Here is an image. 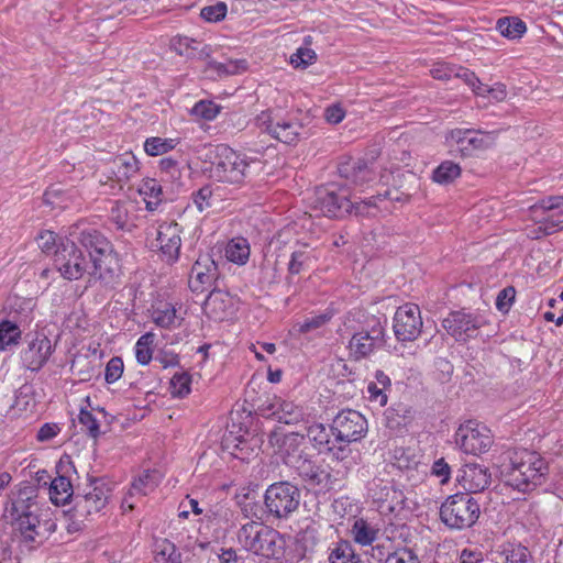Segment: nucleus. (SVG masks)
I'll return each mask as SVG.
<instances>
[{"mask_svg": "<svg viewBox=\"0 0 563 563\" xmlns=\"http://www.w3.org/2000/svg\"><path fill=\"white\" fill-rule=\"evenodd\" d=\"M78 420L91 438L97 439L101 434L99 423L91 412L84 409L80 410Z\"/></svg>", "mask_w": 563, "mask_h": 563, "instance_id": "60", "label": "nucleus"}, {"mask_svg": "<svg viewBox=\"0 0 563 563\" xmlns=\"http://www.w3.org/2000/svg\"><path fill=\"white\" fill-rule=\"evenodd\" d=\"M109 488L101 479H95L88 484L82 494L75 496L74 511L77 517L86 518L99 512L108 503Z\"/></svg>", "mask_w": 563, "mask_h": 563, "instance_id": "18", "label": "nucleus"}, {"mask_svg": "<svg viewBox=\"0 0 563 563\" xmlns=\"http://www.w3.org/2000/svg\"><path fill=\"white\" fill-rule=\"evenodd\" d=\"M484 324L482 317L465 311H453L442 321L446 332L461 342L475 338Z\"/></svg>", "mask_w": 563, "mask_h": 563, "instance_id": "19", "label": "nucleus"}, {"mask_svg": "<svg viewBox=\"0 0 563 563\" xmlns=\"http://www.w3.org/2000/svg\"><path fill=\"white\" fill-rule=\"evenodd\" d=\"M461 167L452 161L442 162L432 174V179L441 185L452 183L461 175Z\"/></svg>", "mask_w": 563, "mask_h": 563, "instance_id": "47", "label": "nucleus"}, {"mask_svg": "<svg viewBox=\"0 0 563 563\" xmlns=\"http://www.w3.org/2000/svg\"><path fill=\"white\" fill-rule=\"evenodd\" d=\"M154 342L155 334L153 332H146L137 339L134 345V353L139 364L144 366L151 363L153 358Z\"/></svg>", "mask_w": 563, "mask_h": 563, "instance_id": "43", "label": "nucleus"}, {"mask_svg": "<svg viewBox=\"0 0 563 563\" xmlns=\"http://www.w3.org/2000/svg\"><path fill=\"white\" fill-rule=\"evenodd\" d=\"M170 47L175 53L187 58H195L197 55L199 58H206L211 51L208 45H202L195 38L181 35L172 38Z\"/></svg>", "mask_w": 563, "mask_h": 563, "instance_id": "32", "label": "nucleus"}, {"mask_svg": "<svg viewBox=\"0 0 563 563\" xmlns=\"http://www.w3.org/2000/svg\"><path fill=\"white\" fill-rule=\"evenodd\" d=\"M153 547L154 558L157 563H181L179 551L168 539H156Z\"/></svg>", "mask_w": 563, "mask_h": 563, "instance_id": "38", "label": "nucleus"}, {"mask_svg": "<svg viewBox=\"0 0 563 563\" xmlns=\"http://www.w3.org/2000/svg\"><path fill=\"white\" fill-rule=\"evenodd\" d=\"M203 312L214 321H223L233 313V299L222 290H211L206 298Z\"/></svg>", "mask_w": 563, "mask_h": 563, "instance_id": "27", "label": "nucleus"}, {"mask_svg": "<svg viewBox=\"0 0 563 563\" xmlns=\"http://www.w3.org/2000/svg\"><path fill=\"white\" fill-rule=\"evenodd\" d=\"M19 325L9 320L0 321V352L16 347L21 340Z\"/></svg>", "mask_w": 563, "mask_h": 563, "instance_id": "41", "label": "nucleus"}, {"mask_svg": "<svg viewBox=\"0 0 563 563\" xmlns=\"http://www.w3.org/2000/svg\"><path fill=\"white\" fill-rule=\"evenodd\" d=\"M188 548H190L194 555L202 556L210 559L211 554H214L219 563H240L242 560V555L239 554V551L233 548L216 550L214 545H212L209 541H201L196 539L194 543H188Z\"/></svg>", "mask_w": 563, "mask_h": 563, "instance_id": "30", "label": "nucleus"}, {"mask_svg": "<svg viewBox=\"0 0 563 563\" xmlns=\"http://www.w3.org/2000/svg\"><path fill=\"white\" fill-rule=\"evenodd\" d=\"M137 190L146 203V209L150 211L156 210L163 201L162 186L154 178H144L139 185Z\"/></svg>", "mask_w": 563, "mask_h": 563, "instance_id": "37", "label": "nucleus"}, {"mask_svg": "<svg viewBox=\"0 0 563 563\" xmlns=\"http://www.w3.org/2000/svg\"><path fill=\"white\" fill-rule=\"evenodd\" d=\"M227 4L218 2L213 5H208L201 9L200 16L207 22H219L227 15Z\"/></svg>", "mask_w": 563, "mask_h": 563, "instance_id": "59", "label": "nucleus"}, {"mask_svg": "<svg viewBox=\"0 0 563 563\" xmlns=\"http://www.w3.org/2000/svg\"><path fill=\"white\" fill-rule=\"evenodd\" d=\"M181 227L176 222H163L156 230V244L163 261L173 264L179 258Z\"/></svg>", "mask_w": 563, "mask_h": 563, "instance_id": "21", "label": "nucleus"}, {"mask_svg": "<svg viewBox=\"0 0 563 563\" xmlns=\"http://www.w3.org/2000/svg\"><path fill=\"white\" fill-rule=\"evenodd\" d=\"M481 514L479 504L468 493L449 496L440 508L441 521L450 529L471 528Z\"/></svg>", "mask_w": 563, "mask_h": 563, "instance_id": "7", "label": "nucleus"}, {"mask_svg": "<svg viewBox=\"0 0 563 563\" xmlns=\"http://www.w3.org/2000/svg\"><path fill=\"white\" fill-rule=\"evenodd\" d=\"M497 30L504 37L515 40L525 34L527 26L520 19L503 18L497 21Z\"/></svg>", "mask_w": 563, "mask_h": 563, "instance_id": "45", "label": "nucleus"}, {"mask_svg": "<svg viewBox=\"0 0 563 563\" xmlns=\"http://www.w3.org/2000/svg\"><path fill=\"white\" fill-rule=\"evenodd\" d=\"M255 163L256 159L249 158L227 145H218L210 176L220 183L242 184L249 176L251 165Z\"/></svg>", "mask_w": 563, "mask_h": 563, "instance_id": "5", "label": "nucleus"}, {"mask_svg": "<svg viewBox=\"0 0 563 563\" xmlns=\"http://www.w3.org/2000/svg\"><path fill=\"white\" fill-rule=\"evenodd\" d=\"M251 247L245 238L236 236L231 239L224 249L227 260L239 266L245 265L250 258Z\"/></svg>", "mask_w": 563, "mask_h": 563, "instance_id": "36", "label": "nucleus"}, {"mask_svg": "<svg viewBox=\"0 0 563 563\" xmlns=\"http://www.w3.org/2000/svg\"><path fill=\"white\" fill-rule=\"evenodd\" d=\"M110 221L118 230H124L129 224V216L126 209L115 202L110 212Z\"/></svg>", "mask_w": 563, "mask_h": 563, "instance_id": "62", "label": "nucleus"}, {"mask_svg": "<svg viewBox=\"0 0 563 563\" xmlns=\"http://www.w3.org/2000/svg\"><path fill=\"white\" fill-rule=\"evenodd\" d=\"M124 364L121 357L113 356L106 365L104 378L108 384H114L123 374Z\"/></svg>", "mask_w": 563, "mask_h": 563, "instance_id": "58", "label": "nucleus"}, {"mask_svg": "<svg viewBox=\"0 0 563 563\" xmlns=\"http://www.w3.org/2000/svg\"><path fill=\"white\" fill-rule=\"evenodd\" d=\"M177 144L176 139L148 137L144 142V151L151 156H158L174 150Z\"/></svg>", "mask_w": 563, "mask_h": 563, "instance_id": "48", "label": "nucleus"}, {"mask_svg": "<svg viewBox=\"0 0 563 563\" xmlns=\"http://www.w3.org/2000/svg\"><path fill=\"white\" fill-rule=\"evenodd\" d=\"M497 563H533L531 551L518 542H505L496 551Z\"/></svg>", "mask_w": 563, "mask_h": 563, "instance_id": "31", "label": "nucleus"}, {"mask_svg": "<svg viewBox=\"0 0 563 563\" xmlns=\"http://www.w3.org/2000/svg\"><path fill=\"white\" fill-rule=\"evenodd\" d=\"M330 431L343 442H358L368 431L366 418L356 410H343L333 419Z\"/></svg>", "mask_w": 563, "mask_h": 563, "instance_id": "14", "label": "nucleus"}, {"mask_svg": "<svg viewBox=\"0 0 563 563\" xmlns=\"http://www.w3.org/2000/svg\"><path fill=\"white\" fill-rule=\"evenodd\" d=\"M455 442L466 454L481 455L488 452L494 440L485 424L476 420H467L457 428Z\"/></svg>", "mask_w": 563, "mask_h": 563, "instance_id": "12", "label": "nucleus"}, {"mask_svg": "<svg viewBox=\"0 0 563 563\" xmlns=\"http://www.w3.org/2000/svg\"><path fill=\"white\" fill-rule=\"evenodd\" d=\"M312 44V36L307 35L303 37V45L298 47L296 52L290 56V64L295 68H307L309 65L317 60L316 52L310 48Z\"/></svg>", "mask_w": 563, "mask_h": 563, "instance_id": "42", "label": "nucleus"}, {"mask_svg": "<svg viewBox=\"0 0 563 563\" xmlns=\"http://www.w3.org/2000/svg\"><path fill=\"white\" fill-rule=\"evenodd\" d=\"M497 133L474 129H452L445 134V145L453 156L471 157L495 145Z\"/></svg>", "mask_w": 563, "mask_h": 563, "instance_id": "8", "label": "nucleus"}, {"mask_svg": "<svg viewBox=\"0 0 563 563\" xmlns=\"http://www.w3.org/2000/svg\"><path fill=\"white\" fill-rule=\"evenodd\" d=\"M331 312H323L317 316L306 318L301 323H298V331L300 333H308L310 331L317 330L324 324H327L332 319Z\"/></svg>", "mask_w": 563, "mask_h": 563, "instance_id": "55", "label": "nucleus"}, {"mask_svg": "<svg viewBox=\"0 0 563 563\" xmlns=\"http://www.w3.org/2000/svg\"><path fill=\"white\" fill-rule=\"evenodd\" d=\"M378 529L363 518L354 521L351 534L353 540L361 545H371L377 538Z\"/></svg>", "mask_w": 563, "mask_h": 563, "instance_id": "40", "label": "nucleus"}, {"mask_svg": "<svg viewBox=\"0 0 563 563\" xmlns=\"http://www.w3.org/2000/svg\"><path fill=\"white\" fill-rule=\"evenodd\" d=\"M300 489L290 482L271 484L264 494V509L268 518L287 520L300 506Z\"/></svg>", "mask_w": 563, "mask_h": 563, "instance_id": "6", "label": "nucleus"}, {"mask_svg": "<svg viewBox=\"0 0 563 563\" xmlns=\"http://www.w3.org/2000/svg\"><path fill=\"white\" fill-rule=\"evenodd\" d=\"M489 470L481 464H465L457 475V482L468 493H481L490 484Z\"/></svg>", "mask_w": 563, "mask_h": 563, "instance_id": "25", "label": "nucleus"}, {"mask_svg": "<svg viewBox=\"0 0 563 563\" xmlns=\"http://www.w3.org/2000/svg\"><path fill=\"white\" fill-rule=\"evenodd\" d=\"M529 217L538 224V233L551 235L563 230V196H549L529 208Z\"/></svg>", "mask_w": 563, "mask_h": 563, "instance_id": "11", "label": "nucleus"}, {"mask_svg": "<svg viewBox=\"0 0 563 563\" xmlns=\"http://www.w3.org/2000/svg\"><path fill=\"white\" fill-rule=\"evenodd\" d=\"M261 132L267 133L273 139L288 144H297L302 135V124L289 117H282L273 110L262 111L255 119Z\"/></svg>", "mask_w": 563, "mask_h": 563, "instance_id": "10", "label": "nucleus"}, {"mask_svg": "<svg viewBox=\"0 0 563 563\" xmlns=\"http://www.w3.org/2000/svg\"><path fill=\"white\" fill-rule=\"evenodd\" d=\"M44 201L45 203L52 206L53 208H67L68 207V198L69 195L59 186H51L44 192Z\"/></svg>", "mask_w": 563, "mask_h": 563, "instance_id": "53", "label": "nucleus"}, {"mask_svg": "<svg viewBox=\"0 0 563 563\" xmlns=\"http://www.w3.org/2000/svg\"><path fill=\"white\" fill-rule=\"evenodd\" d=\"M247 62L245 59H228L225 62L209 60L205 73L209 77H223L238 75L245 71Z\"/></svg>", "mask_w": 563, "mask_h": 563, "instance_id": "33", "label": "nucleus"}, {"mask_svg": "<svg viewBox=\"0 0 563 563\" xmlns=\"http://www.w3.org/2000/svg\"><path fill=\"white\" fill-rule=\"evenodd\" d=\"M161 482V475L157 471H145L136 477L122 500V508L124 511L133 510L135 507V499L147 496L153 493Z\"/></svg>", "mask_w": 563, "mask_h": 563, "instance_id": "24", "label": "nucleus"}, {"mask_svg": "<svg viewBox=\"0 0 563 563\" xmlns=\"http://www.w3.org/2000/svg\"><path fill=\"white\" fill-rule=\"evenodd\" d=\"M291 468L311 487H319L320 489H331L333 487L334 479L329 467L316 464L307 455L297 460Z\"/></svg>", "mask_w": 563, "mask_h": 563, "instance_id": "23", "label": "nucleus"}, {"mask_svg": "<svg viewBox=\"0 0 563 563\" xmlns=\"http://www.w3.org/2000/svg\"><path fill=\"white\" fill-rule=\"evenodd\" d=\"M236 540L245 551L266 559H285L288 562H294L301 560L303 556L286 551L287 541L291 540L290 537H286L276 529L257 521H249L242 525L236 532Z\"/></svg>", "mask_w": 563, "mask_h": 563, "instance_id": "3", "label": "nucleus"}, {"mask_svg": "<svg viewBox=\"0 0 563 563\" xmlns=\"http://www.w3.org/2000/svg\"><path fill=\"white\" fill-rule=\"evenodd\" d=\"M268 442L274 453L289 467L306 455L301 449L305 437L298 432H286L283 428H277L269 432Z\"/></svg>", "mask_w": 563, "mask_h": 563, "instance_id": "15", "label": "nucleus"}, {"mask_svg": "<svg viewBox=\"0 0 563 563\" xmlns=\"http://www.w3.org/2000/svg\"><path fill=\"white\" fill-rule=\"evenodd\" d=\"M312 258V250H309L307 245H303L300 249L294 251L288 263V276L286 277L287 282L291 283V279L295 275L306 271L309 267Z\"/></svg>", "mask_w": 563, "mask_h": 563, "instance_id": "39", "label": "nucleus"}, {"mask_svg": "<svg viewBox=\"0 0 563 563\" xmlns=\"http://www.w3.org/2000/svg\"><path fill=\"white\" fill-rule=\"evenodd\" d=\"M219 277L218 265L209 254H200L194 263L188 285L194 292L209 290Z\"/></svg>", "mask_w": 563, "mask_h": 563, "instance_id": "22", "label": "nucleus"}, {"mask_svg": "<svg viewBox=\"0 0 563 563\" xmlns=\"http://www.w3.org/2000/svg\"><path fill=\"white\" fill-rule=\"evenodd\" d=\"M431 474L439 478L440 483L444 485L451 478V467L443 457H440L433 462Z\"/></svg>", "mask_w": 563, "mask_h": 563, "instance_id": "64", "label": "nucleus"}, {"mask_svg": "<svg viewBox=\"0 0 563 563\" xmlns=\"http://www.w3.org/2000/svg\"><path fill=\"white\" fill-rule=\"evenodd\" d=\"M114 262L110 241L98 230L81 225L70 228L69 238L59 239L54 251V266L68 280L89 273L98 279L113 275Z\"/></svg>", "mask_w": 563, "mask_h": 563, "instance_id": "1", "label": "nucleus"}, {"mask_svg": "<svg viewBox=\"0 0 563 563\" xmlns=\"http://www.w3.org/2000/svg\"><path fill=\"white\" fill-rule=\"evenodd\" d=\"M152 319L157 327L174 329L180 325L183 318L177 314L176 307L170 302H161L153 308Z\"/></svg>", "mask_w": 563, "mask_h": 563, "instance_id": "34", "label": "nucleus"}, {"mask_svg": "<svg viewBox=\"0 0 563 563\" xmlns=\"http://www.w3.org/2000/svg\"><path fill=\"white\" fill-rule=\"evenodd\" d=\"M386 563H420V560L411 549L399 548L387 556Z\"/></svg>", "mask_w": 563, "mask_h": 563, "instance_id": "61", "label": "nucleus"}, {"mask_svg": "<svg viewBox=\"0 0 563 563\" xmlns=\"http://www.w3.org/2000/svg\"><path fill=\"white\" fill-rule=\"evenodd\" d=\"M510 465L506 473V483L522 493L542 485L549 474L547 461L534 451L516 450L510 454Z\"/></svg>", "mask_w": 563, "mask_h": 563, "instance_id": "4", "label": "nucleus"}, {"mask_svg": "<svg viewBox=\"0 0 563 563\" xmlns=\"http://www.w3.org/2000/svg\"><path fill=\"white\" fill-rule=\"evenodd\" d=\"M329 563H358L360 556L356 554L352 543L347 540L332 542L328 549Z\"/></svg>", "mask_w": 563, "mask_h": 563, "instance_id": "35", "label": "nucleus"}, {"mask_svg": "<svg viewBox=\"0 0 563 563\" xmlns=\"http://www.w3.org/2000/svg\"><path fill=\"white\" fill-rule=\"evenodd\" d=\"M452 374L453 365L451 364L450 361L443 357H439L435 360L433 376L439 384H448L451 379Z\"/></svg>", "mask_w": 563, "mask_h": 563, "instance_id": "57", "label": "nucleus"}, {"mask_svg": "<svg viewBox=\"0 0 563 563\" xmlns=\"http://www.w3.org/2000/svg\"><path fill=\"white\" fill-rule=\"evenodd\" d=\"M351 443L352 442L339 441L336 437H334L331 444L327 449V452H329L336 461L343 462L346 465H351L355 461L353 450L350 446Z\"/></svg>", "mask_w": 563, "mask_h": 563, "instance_id": "50", "label": "nucleus"}, {"mask_svg": "<svg viewBox=\"0 0 563 563\" xmlns=\"http://www.w3.org/2000/svg\"><path fill=\"white\" fill-rule=\"evenodd\" d=\"M516 290L514 287H506L500 290L496 298V308L500 312H508L515 301Z\"/></svg>", "mask_w": 563, "mask_h": 563, "instance_id": "63", "label": "nucleus"}, {"mask_svg": "<svg viewBox=\"0 0 563 563\" xmlns=\"http://www.w3.org/2000/svg\"><path fill=\"white\" fill-rule=\"evenodd\" d=\"M339 175L355 186H363L374 179V173L362 159H347L340 163Z\"/></svg>", "mask_w": 563, "mask_h": 563, "instance_id": "29", "label": "nucleus"}, {"mask_svg": "<svg viewBox=\"0 0 563 563\" xmlns=\"http://www.w3.org/2000/svg\"><path fill=\"white\" fill-rule=\"evenodd\" d=\"M36 498L32 487H24L12 495L5 507V515L22 542L31 548L34 543H42L56 530L55 521L48 518V510H44Z\"/></svg>", "mask_w": 563, "mask_h": 563, "instance_id": "2", "label": "nucleus"}, {"mask_svg": "<svg viewBox=\"0 0 563 563\" xmlns=\"http://www.w3.org/2000/svg\"><path fill=\"white\" fill-rule=\"evenodd\" d=\"M313 209L329 218H343L353 211V202L344 188H318Z\"/></svg>", "mask_w": 563, "mask_h": 563, "instance_id": "13", "label": "nucleus"}, {"mask_svg": "<svg viewBox=\"0 0 563 563\" xmlns=\"http://www.w3.org/2000/svg\"><path fill=\"white\" fill-rule=\"evenodd\" d=\"M54 351L51 340L43 332L27 334L26 347L22 351L23 365L30 371L41 369Z\"/></svg>", "mask_w": 563, "mask_h": 563, "instance_id": "20", "label": "nucleus"}, {"mask_svg": "<svg viewBox=\"0 0 563 563\" xmlns=\"http://www.w3.org/2000/svg\"><path fill=\"white\" fill-rule=\"evenodd\" d=\"M249 397L255 412L266 418H273L279 401L276 396L271 397L269 394L265 391L263 396L256 399L251 396Z\"/></svg>", "mask_w": 563, "mask_h": 563, "instance_id": "49", "label": "nucleus"}, {"mask_svg": "<svg viewBox=\"0 0 563 563\" xmlns=\"http://www.w3.org/2000/svg\"><path fill=\"white\" fill-rule=\"evenodd\" d=\"M71 463L60 460L57 465V476L51 482L49 485V499L57 506H63L68 503L74 494L70 478L67 476Z\"/></svg>", "mask_w": 563, "mask_h": 563, "instance_id": "26", "label": "nucleus"}, {"mask_svg": "<svg viewBox=\"0 0 563 563\" xmlns=\"http://www.w3.org/2000/svg\"><path fill=\"white\" fill-rule=\"evenodd\" d=\"M421 311L418 305L408 302L395 312L393 329L400 342H411L418 339L422 329Z\"/></svg>", "mask_w": 563, "mask_h": 563, "instance_id": "16", "label": "nucleus"}, {"mask_svg": "<svg viewBox=\"0 0 563 563\" xmlns=\"http://www.w3.org/2000/svg\"><path fill=\"white\" fill-rule=\"evenodd\" d=\"M137 172L139 161L131 153L121 154L107 165L109 177L119 184L128 183Z\"/></svg>", "mask_w": 563, "mask_h": 563, "instance_id": "28", "label": "nucleus"}, {"mask_svg": "<svg viewBox=\"0 0 563 563\" xmlns=\"http://www.w3.org/2000/svg\"><path fill=\"white\" fill-rule=\"evenodd\" d=\"M454 77L461 78L467 86L472 88L475 95L481 97L486 96V85L483 84L473 71L466 68L456 67Z\"/></svg>", "mask_w": 563, "mask_h": 563, "instance_id": "52", "label": "nucleus"}, {"mask_svg": "<svg viewBox=\"0 0 563 563\" xmlns=\"http://www.w3.org/2000/svg\"><path fill=\"white\" fill-rule=\"evenodd\" d=\"M303 416L302 409L291 401L280 400L273 416L278 422L290 424L299 421Z\"/></svg>", "mask_w": 563, "mask_h": 563, "instance_id": "44", "label": "nucleus"}, {"mask_svg": "<svg viewBox=\"0 0 563 563\" xmlns=\"http://www.w3.org/2000/svg\"><path fill=\"white\" fill-rule=\"evenodd\" d=\"M191 199L196 208L202 212L213 206L214 196L210 185L202 186L197 191H194Z\"/></svg>", "mask_w": 563, "mask_h": 563, "instance_id": "54", "label": "nucleus"}, {"mask_svg": "<svg viewBox=\"0 0 563 563\" xmlns=\"http://www.w3.org/2000/svg\"><path fill=\"white\" fill-rule=\"evenodd\" d=\"M394 465L401 471H410L420 464L419 457L410 448H395L393 452Z\"/></svg>", "mask_w": 563, "mask_h": 563, "instance_id": "46", "label": "nucleus"}, {"mask_svg": "<svg viewBox=\"0 0 563 563\" xmlns=\"http://www.w3.org/2000/svg\"><path fill=\"white\" fill-rule=\"evenodd\" d=\"M308 438L320 452L327 451L332 442V440H330V434L323 424L310 426L308 428Z\"/></svg>", "mask_w": 563, "mask_h": 563, "instance_id": "51", "label": "nucleus"}, {"mask_svg": "<svg viewBox=\"0 0 563 563\" xmlns=\"http://www.w3.org/2000/svg\"><path fill=\"white\" fill-rule=\"evenodd\" d=\"M219 106L212 101L201 100L195 103L191 113L203 120H213L219 113Z\"/></svg>", "mask_w": 563, "mask_h": 563, "instance_id": "56", "label": "nucleus"}, {"mask_svg": "<svg viewBox=\"0 0 563 563\" xmlns=\"http://www.w3.org/2000/svg\"><path fill=\"white\" fill-rule=\"evenodd\" d=\"M367 493L383 511L395 512L405 507L406 496L404 492L390 481L374 477L368 483Z\"/></svg>", "mask_w": 563, "mask_h": 563, "instance_id": "17", "label": "nucleus"}, {"mask_svg": "<svg viewBox=\"0 0 563 563\" xmlns=\"http://www.w3.org/2000/svg\"><path fill=\"white\" fill-rule=\"evenodd\" d=\"M387 318L372 316L366 320V328L353 334L349 342L350 354L364 358L379 350L385 344Z\"/></svg>", "mask_w": 563, "mask_h": 563, "instance_id": "9", "label": "nucleus"}]
</instances>
